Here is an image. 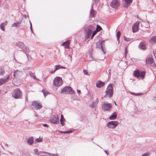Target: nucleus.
Masks as SVG:
<instances>
[{"mask_svg":"<svg viewBox=\"0 0 156 156\" xmlns=\"http://www.w3.org/2000/svg\"><path fill=\"white\" fill-rule=\"evenodd\" d=\"M120 5L118 0H112L110 3V5L112 8L117 9Z\"/></svg>","mask_w":156,"mask_h":156,"instance_id":"obj_9","label":"nucleus"},{"mask_svg":"<svg viewBox=\"0 0 156 156\" xmlns=\"http://www.w3.org/2000/svg\"><path fill=\"white\" fill-rule=\"evenodd\" d=\"M101 29V27L99 25H97V27L96 29V30L98 32L100 31Z\"/></svg>","mask_w":156,"mask_h":156,"instance_id":"obj_38","label":"nucleus"},{"mask_svg":"<svg viewBox=\"0 0 156 156\" xmlns=\"http://www.w3.org/2000/svg\"><path fill=\"white\" fill-rule=\"evenodd\" d=\"M130 93L131 94H132L133 95H135V96H139V95H140V93H135L132 92H130Z\"/></svg>","mask_w":156,"mask_h":156,"instance_id":"obj_41","label":"nucleus"},{"mask_svg":"<svg viewBox=\"0 0 156 156\" xmlns=\"http://www.w3.org/2000/svg\"><path fill=\"white\" fill-rule=\"evenodd\" d=\"M74 92L72 88L69 86L65 87L61 91V93L66 94H73Z\"/></svg>","mask_w":156,"mask_h":156,"instance_id":"obj_3","label":"nucleus"},{"mask_svg":"<svg viewBox=\"0 0 156 156\" xmlns=\"http://www.w3.org/2000/svg\"><path fill=\"white\" fill-rule=\"evenodd\" d=\"M94 30L93 26L90 25L86 27L85 30L86 32L85 37L86 39H87L90 37Z\"/></svg>","mask_w":156,"mask_h":156,"instance_id":"obj_1","label":"nucleus"},{"mask_svg":"<svg viewBox=\"0 0 156 156\" xmlns=\"http://www.w3.org/2000/svg\"><path fill=\"white\" fill-rule=\"evenodd\" d=\"M104 41L99 40L96 43V47L101 49L104 54L105 53L103 48V43L104 42Z\"/></svg>","mask_w":156,"mask_h":156,"instance_id":"obj_14","label":"nucleus"},{"mask_svg":"<svg viewBox=\"0 0 156 156\" xmlns=\"http://www.w3.org/2000/svg\"><path fill=\"white\" fill-rule=\"evenodd\" d=\"M150 43L151 44H154L156 43V36L152 37L149 40Z\"/></svg>","mask_w":156,"mask_h":156,"instance_id":"obj_22","label":"nucleus"},{"mask_svg":"<svg viewBox=\"0 0 156 156\" xmlns=\"http://www.w3.org/2000/svg\"><path fill=\"white\" fill-rule=\"evenodd\" d=\"M41 91L43 93L45 97L48 94V93L46 92L45 90L43 89Z\"/></svg>","mask_w":156,"mask_h":156,"instance_id":"obj_36","label":"nucleus"},{"mask_svg":"<svg viewBox=\"0 0 156 156\" xmlns=\"http://www.w3.org/2000/svg\"><path fill=\"white\" fill-rule=\"evenodd\" d=\"M16 44L18 47L22 48L23 46H24V43L21 41H18L16 43Z\"/></svg>","mask_w":156,"mask_h":156,"instance_id":"obj_31","label":"nucleus"},{"mask_svg":"<svg viewBox=\"0 0 156 156\" xmlns=\"http://www.w3.org/2000/svg\"><path fill=\"white\" fill-rule=\"evenodd\" d=\"M43 126L44 127H48V125L47 124H43Z\"/></svg>","mask_w":156,"mask_h":156,"instance_id":"obj_47","label":"nucleus"},{"mask_svg":"<svg viewBox=\"0 0 156 156\" xmlns=\"http://www.w3.org/2000/svg\"><path fill=\"white\" fill-rule=\"evenodd\" d=\"M31 105L35 109L37 110L40 109L42 107V106L41 103L36 101L33 102Z\"/></svg>","mask_w":156,"mask_h":156,"instance_id":"obj_12","label":"nucleus"},{"mask_svg":"<svg viewBox=\"0 0 156 156\" xmlns=\"http://www.w3.org/2000/svg\"><path fill=\"white\" fill-rule=\"evenodd\" d=\"M35 141L37 142H40L42 141V138H38L36 139Z\"/></svg>","mask_w":156,"mask_h":156,"instance_id":"obj_42","label":"nucleus"},{"mask_svg":"<svg viewBox=\"0 0 156 156\" xmlns=\"http://www.w3.org/2000/svg\"><path fill=\"white\" fill-rule=\"evenodd\" d=\"M121 34V32L119 31H118L116 34V36L117 37V40L118 41H119V39L120 36Z\"/></svg>","mask_w":156,"mask_h":156,"instance_id":"obj_35","label":"nucleus"},{"mask_svg":"<svg viewBox=\"0 0 156 156\" xmlns=\"http://www.w3.org/2000/svg\"><path fill=\"white\" fill-rule=\"evenodd\" d=\"M83 73L85 75H87L88 73V72L86 70H83Z\"/></svg>","mask_w":156,"mask_h":156,"instance_id":"obj_46","label":"nucleus"},{"mask_svg":"<svg viewBox=\"0 0 156 156\" xmlns=\"http://www.w3.org/2000/svg\"><path fill=\"white\" fill-rule=\"evenodd\" d=\"M146 64L150 65L153 67L156 66V64H155L154 61V59L152 56L151 55H149L147 57L146 59Z\"/></svg>","mask_w":156,"mask_h":156,"instance_id":"obj_5","label":"nucleus"},{"mask_svg":"<svg viewBox=\"0 0 156 156\" xmlns=\"http://www.w3.org/2000/svg\"><path fill=\"white\" fill-rule=\"evenodd\" d=\"M96 13V11L93 9V5H92L91 9L90 12V17H94Z\"/></svg>","mask_w":156,"mask_h":156,"instance_id":"obj_20","label":"nucleus"},{"mask_svg":"<svg viewBox=\"0 0 156 156\" xmlns=\"http://www.w3.org/2000/svg\"><path fill=\"white\" fill-rule=\"evenodd\" d=\"M29 74L30 76L34 80L37 81H40V80L36 78V77L34 76V74L33 73L30 72L29 73Z\"/></svg>","mask_w":156,"mask_h":156,"instance_id":"obj_28","label":"nucleus"},{"mask_svg":"<svg viewBox=\"0 0 156 156\" xmlns=\"http://www.w3.org/2000/svg\"><path fill=\"white\" fill-rule=\"evenodd\" d=\"M133 0H122V5L123 7L127 8L131 4Z\"/></svg>","mask_w":156,"mask_h":156,"instance_id":"obj_11","label":"nucleus"},{"mask_svg":"<svg viewBox=\"0 0 156 156\" xmlns=\"http://www.w3.org/2000/svg\"><path fill=\"white\" fill-rule=\"evenodd\" d=\"M90 57H92V56H91V55H90Z\"/></svg>","mask_w":156,"mask_h":156,"instance_id":"obj_57","label":"nucleus"},{"mask_svg":"<svg viewBox=\"0 0 156 156\" xmlns=\"http://www.w3.org/2000/svg\"><path fill=\"white\" fill-rule=\"evenodd\" d=\"M104 152H105V153L107 154V155H108V153L107 152L105 151V150H104Z\"/></svg>","mask_w":156,"mask_h":156,"instance_id":"obj_51","label":"nucleus"},{"mask_svg":"<svg viewBox=\"0 0 156 156\" xmlns=\"http://www.w3.org/2000/svg\"><path fill=\"white\" fill-rule=\"evenodd\" d=\"M34 153L36 155H37V153L38 152V150L37 149H35L34 150Z\"/></svg>","mask_w":156,"mask_h":156,"instance_id":"obj_45","label":"nucleus"},{"mask_svg":"<svg viewBox=\"0 0 156 156\" xmlns=\"http://www.w3.org/2000/svg\"><path fill=\"white\" fill-rule=\"evenodd\" d=\"M125 51L124 55L125 56V58H126V55L127 54V48L126 47L125 48Z\"/></svg>","mask_w":156,"mask_h":156,"instance_id":"obj_44","label":"nucleus"},{"mask_svg":"<svg viewBox=\"0 0 156 156\" xmlns=\"http://www.w3.org/2000/svg\"><path fill=\"white\" fill-rule=\"evenodd\" d=\"M14 58H15V60H16V58H15V57H14Z\"/></svg>","mask_w":156,"mask_h":156,"instance_id":"obj_58","label":"nucleus"},{"mask_svg":"<svg viewBox=\"0 0 156 156\" xmlns=\"http://www.w3.org/2000/svg\"><path fill=\"white\" fill-rule=\"evenodd\" d=\"M105 83L101 81L98 80L96 83V87L100 88L103 87L105 84Z\"/></svg>","mask_w":156,"mask_h":156,"instance_id":"obj_17","label":"nucleus"},{"mask_svg":"<svg viewBox=\"0 0 156 156\" xmlns=\"http://www.w3.org/2000/svg\"><path fill=\"white\" fill-rule=\"evenodd\" d=\"M50 122L54 124H58L59 123V116L58 115H54L50 119Z\"/></svg>","mask_w":156,"mask_h":156,"instance_id":"obj_10","label":"nucleus"},{"mask_svg":"<svg viewBox=\"0 0 156 156\" xmlns=\"http://www.w3.org/2000/svg\"><path fill=\"white\" fill-rule=\"evenodd\" d=\"M139 48L142 50H145L146 49V47L145 44L142 42L140 43L139 45Z\"/></svg>","mask_w":156,"mask_h":156,"instance_id":"obj_32","label":"nucleus"},{"mask_svg":"<svg viewBox=\"0 0 156 156\" xmlns=\"http://www.w3.org/2000/svg\"><path fill=\"white\" fill-rule=\"evenodd\" d=\"M112 105L111 103H104L102 105V108L104 111H108L112 107Z\"/></svg>","mask_w":156,"mask_h":156,"instance_id":"obj_15","label":"nucleus"},{"mask_svg":"<svg viewBox=\"0 0 156 156\" xmlns=\"http://www.w3.org/2000/svg\"><path fill=\"white\" fill-rule=\"evenodd\" d=\"M98 103V98H97L90 105V106L91 108H94L96 106Z\"/></svg>","mask_w":156,"mask_h":156,"instance_id":"obj_21","label":"nucleus"},{"mask_svg":"<svg viewBox=\"0 0 156 156\" xmlns=\"http://www.w3.org/2000/svg\"><path fill=\"white\" fill-rule=\"evenodd\" d=\"M5 146H8V145L7 144H5Z\"/></svg>","mask_w":156,"mask_h":156,"instance_id":"obj_54","label":"nucleus"},{"mask_svg":"<svg viewBox=\"0 0 156 156\" xmlns=\"http://www.w3.org/2000/svg\"><path fill=\"white\" fill-rule=\"evenodd\" d=\"M5 70L2 67H0V76H3L5 73Z\"/></svg>","mask_w":156,"mask_h":156,"instance_id":"obj_33","label":"nucleus"},{"mask_svg":"<svg viewBox=\"0 0 156 156\" xmlns=\"http://www.w3.org/2000/svg\"><path fill=\"white\" fill-rule=\"evenodd\" d=\"M21 49H22L24 53H28L30 51V49L29 48L25 45Z\"/></svg>","mask_w":156,"mask_h":156,"instance_id":"obj_26","label":"nucleus"},{"mask_svg":"<svg viewBox=\"0 0 156 156\" xmlns=\"http://www.w3.org/2000/svg\"><path fill=\"white\" fill-rule=\"evenodd\" d=\"M154 57L156 59V50L154 51Z\"/></svg>","mask_w":156,"mask_h":156,"instance_id":"obj_49","label":"nucleus"},{"mask_svg":"<svg viewBox=\"0 0 156 156\" xmlns=\"http://www.w3.org/2000/svg\"><path fill=\"white\" fill-rule=\"evenodd\" d=\"M77 91L78 93H79L80 92V90H77Z\"/></svg>","mask_w":156,"mask_h":156,"instance_id":"obj_52","label":"nucleus"},{"mask_svg":"<svg viewBox=\"0 0 156 156\" xmlns=\"http://www.w3.org/2000/svg\"><path fill=\"white\" fill-rule=\"evenodd\" d=\"M111 70H110V69H109V70H108V73H109V74L110 75H111Z\"/></svg>","mask_w":156,"mask_h":156,"instance_id":"obj_53","label":"nucleus"},{"mask_svg":"<svg viewBox=\"0 0 156 156\" xmlns=\"http://www.w3.org/2000/svg\"><path fill=\"white\" fill-rule=\"evenodd\" d=\"M113 94V87L112 84L108 85L106 91V94L104 97H106L111 98Z\"/></svg>","mask_w":156,"mask_h":156,"instance_id":"obj_4","label":"nucleus"},{"mask_svg":"<svg viewBox=\"0 0 156 156\" xmlns=\"http://www.w3.org/2000/svg\"><path fill=\"white\" fill-rule=\"evenodd\" d=\"M65 120V119L64 118L63 115L62 114L61 115V117L60 119V122L61 125L62 126H64L65 125V123L64 122Z\"/></svg>","mask_w":156,"mask_h":156,"instance_id":"obj_27","label":"nucleus"},{"mask_svg":"<svg viewBox=\"0 0 156 156\" xmlns=\"http://www.w3.org/2000/svg\"><path fill=\"white\" fill-rule=\"evenodd\" d=\"M119 124L117 121H111L108 122L107 127L110 129H114Z\"/></svg>","mask_w":156,"mask_h":156,"instance_id":"obj_7","label":"nucleus"},{"mask_svg":"<svg viewBox=\"0 0 156 156\" xmlns=\"http://www.w3.org/2000/svg\"><path fill=\"white\" fill-rule=\"evenodd\" d=\"M145 73L144 71H142L140 72V71L138 70H135L134 72V75L137 78L140 76L141 78L144 79V78Z\"/></svg>","mask_w":156,"mask_h":156,"instance_id":"obj_8","label":"nucleus"},{"mask_svg":"<svg viewBox=\"0 0 156 156\" xmlns=\"http://www.w3.org/2000/svg\"><path fill=\"white\" fill-rule=\"evenodd\" d=\"M117 116V114L115 112H114L113 114L110 116L109 119L110 120L115 119Z\"/></svg>","mask_w":156,"mask_h":156,"instance_id":"obj_30","label":"nucleus"},{"mask_svg":"<svg viewBox=\"0 0 156 156\" xmlns=\"http://www.w3.org/2000/svg\"><path fill=\"white\" fill-rule=\"evenodd\" d=\"M150 154V153L148 152L146 153L143 154L142 156H149Z\"/></svg>","mask_w":156,"mask_h":156,"instance_id":"obj_43","label":"nucleus"},{"mask_svg":"<svg viewBox=\"0 0 156 156\" xmlns=\"http://www.w3.org/2000/svg\"><path fill=\"white\" fill-rule=\"evenodd\" d=\"M124 40L126 41H129L132 40L131 38L126 37L125 36L124 37Z\"/></svg>","mask_w":156,"mask_h":156,"instance_id":"obj_37","label":"nucleus"},{"mask_svg":"<svg viewBox=\"0 0 156 156\" xmlns=\"http://www.w3.org/2000/svg\"><path fill=\"white\" fill-rule=\"evenodd\" d=\"M10 78V76L8 75H7L4 78L0 79V85L6 83Z\"/></svg>","mask_w":156,"mask_h":156,"instance_id":"obj_13","label":"nucleus"},{"mask_svg":"<svg viewBox=\"0 0 156 156\" xmlns=\"http://www.w3.org/2000/svg\"><path fill=\"white\" fill-rule=\"evenodd\" d=\"M22 20L16 23H14L12 25V27H18L20 26Z\"/></svg>","mask_w":156,"mask_h":156,"instance_id":"obj_29","label":"nucleus"},{"mask_svg":"<svg viewBox=\"0 0 156 156\" xmlns=\"http://www.w3.org/2000/svg\"><path fill=\"white\" fill-rule=\"evenodd\" d=\"M114 103L116 105H117V104L115 101H114Z\"/></svg>","mask_w":156,"mask_h":156,"instance_id":"obj_55","label":"nucleus"},{"mask_svg":"<svg viewBox=\"0 0 156 156\" xmlns=\"http://www.w3.org/2000/svg\"><path fill=\"white\" fill-rule=\"evenodd\" d=\"M69 56L70 57L71 59V56L70 55H69Z\"/></svg>","mask_w":156,"mask_h":156,"instance_id":"obj_56","label":"nucleus"},{"mask_svg":"<svg viewBox=\"0 0 156 156\" xmlns=\"http://www.w3.org/2000/svg\"><path fill=\"white\" fill-rule=\"evenodd\" d=\"M44 154H48L49 155H51V156H55V155L52 154H50L49 153L44 152L43 151H39L37 153V155H40V156H44Z\"/></svg>","mask_w":156,"mask_h":156,"instance_id":"obj_18","label":"nucleus"},{"mask_svg":"<svg viewBox=\"0 0 156 156\" xmlns=\"http://www.w3.org/2000/svg\"><path fill=\"white\" fill-rule=\"evenodd\" d=\"M7 21H6L5 22L2 23L0 25V28L3 31L5 30V26L7 24Z\"/></svg>","mask_w":156,"mask_h":156,"instance_id":"obj_23","label":"nucleus"},{"mask_svg":"<svg viewBox=\"0 0 156 156\" xmlns=\"http://www.w3.org/2000/svg\"><path fill=\"white\" fill-rule=\"evenodd\" d=\"M28 144L30 145H32L34 143V139L33 137H30L27 140Z\"/></svg>","mask_w":156,"mask_h":156,"instance_id":"obj_24","label":"nucleus"},{"mask_svg":"<svg viewBox=\"0 0 156 156\" xmlns=\"http://www.w3.org/2000/svg\"><path fill=\"white\" fill-rule=\"evenodd\" d=\"M56 70H55V69L53 71V70H51L50 71V72L51 73H54Z\"/></svg>","mask_w":156,"mask_h":156,"instance_id":"obj_50","label":"nucleus"},{"mask_svg":"<svg viewBox=\"0 0 156 156\" xmlns=\"http://www.w3.org/2000/svg\"><path fill=\"white\" fill-rule=\"evenodd\" d=\"M98 31H97L96 30H95L92 33V34L91 36V39H92L93 37H94V36L96 34L97 32Z\"/></svg>","mask_w":156,"mask_h":156,"instance_id":"obj_40","label":"nucleus"},{"mask_svg":"<svg viewBox=\"0 0 156 156\" xmlns=\"http://www.w3.org/2000/svg\"><path fill=\"white\" fill-rule=\"evenodd\" d=\"M53 84L56 87L60 86L62 84V80L61 77L57 76L55 77L53 80Z\"/></svg>","mask_w":156,"mask_h":156,"instance_id":"obj_6","label":"nucleus"},{"mask_svg":"<svg viewBox=\"0 0 156 156\" xmlns=\"http://www.w3.org/2000/svg\"><path fill=\"white\" fill-rule=\"evenodd\" d=\"M23 74V72L20 71L17 69L14 72L13 76L14 77L16 76H20Z\"/></svg>","mask_w":156,"mask_h":156,"instance_id":"obj_19","label":"nucleus"},{"mask_svg":"<svg viewBox=\"0 0 156 156\" xmlns=\"http://www.w3.org/2000/svg\"><path fill=\"white\" fill-rule=\"evenodd\" d=\"M66 69V68L64 67L60 66L59 65H56L55 66V70H57L58 69Z\"/></svg>","mask_w":156,"mask_h":156,"instance_id":"obj_34","label":"nucleus"},{"mask_svg":"<svg viewBox=\"0 0 156 156\" xmlns=\"http://www.w3.org/2000/svg\"><path fill=\"white\" fill-rule=\"evenodd\" d=\"M37 116V115H35V116Z\"/></svg>","mask_w":156,"mask_h":156,"instance_id":"obj_59","label":"nucleus"},{"mask_svg":"<svg viewBox=\"0 0 156 156\" xmlns=\"http://www.w3.org/2000/svg\"><path fill=\"white\" fill-rule=\"evenodd\" d=\"M139 25V22H137L133 25L132 27L133 32L135 33L138 30Z\"/></svg>","mask_w":156,"mask_h":156,"instance_id":"obj_16","label":"nucleus"},{"mask_svg":"<svg viewBox=\"0 0 156 156\" xmlns=\"http://www.w3.org/2000/svg\"><path fill=\"white\" fill-rule=\"evenodd\" d=\"M12 96L16 99L21 98L22 97V93L19 88L14 89L12 92Z\"/></svg>","mask_w":156,"mask_h":156,"instance_id":"obj_2","label":"nucleus"},{"mask_svg":"<svg viewBox=\"0 0 156 156\" xmlns=\"http://www.w3.org/2000/svg\"><path fill=\"white\" fill-rule=\"evenodd\" d=\"M69 43L70 42L69 41H67L63 43L62 44V45H64L65 48H69Z\"/></svg>","mask_w":156,"mask_h":156,"instance_id":"obj_25","label":"nucleus"},{"mask_svg":"<svg viewBox=\"0 0 156 156\" xmlns=\"http://www.w3.org/2000/svg\"><path fill=\"white\" fill-rule=\"evenodd\" d=\"M72 132L73 131L72 130L65 131H61L60 132V133H72Z\"/></svg>","mask_w":156,"mask_h":156,"instance_id":"obj_39","label":"nucleus"},{"mask_svg":"<svg viewBox=\"0 0 156 156\" xmlns=\"http://www.w3.org/2000/svg\"><path fill=\"white\" fill-rule=\"evenodd\" d=\"M30 30H31V31L32 32L33 31V29H32V24H31V23L30 22Z\"/></svg>","mask_w":156,"mask_h":156,"instance_id":"obj_48","label":"nucleus"}]
</instances>
